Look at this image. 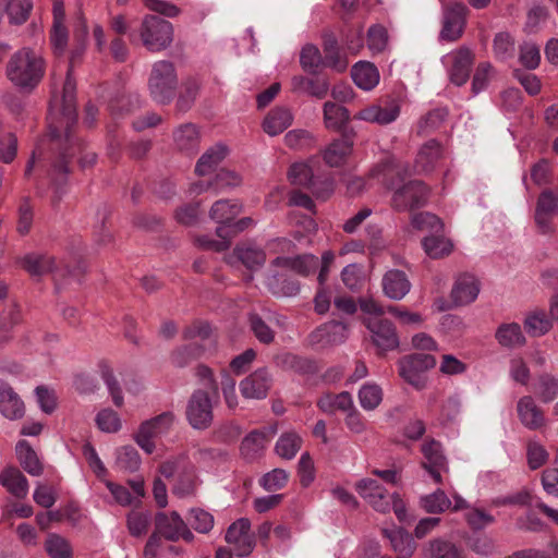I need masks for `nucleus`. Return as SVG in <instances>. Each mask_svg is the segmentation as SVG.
Instances as JSON below:
<instances>
[{"instance_id":"f257e3e1","label":"nucleus","mask_w":558,"mask_h":558,"mask_svg":"<svg viewBox=\"0 0 558 558\" xmlns=\"http://www.w3.org/2000/svg\"><path fill=\"white\" fill-rule=\"evenodd\" d=\"M75 82L68 72L63 84L61 99L53 98L49 110V134L60 149L58 161L52 166L51 178L61 182L69 172L68 163L76 154L83 151L82 143L74 137L73 128L76 125Z\"/></svg>"},{"instance_id":"f03ea898","label":"nucleus","mask_w":558,"mask_h":558,"mask_svg":"<svg viewBox=\"0 0 558 558\" xmlns=\"http://www.w3.org/2000/svg\"><path fill=\"white\" fill-rule=\"evenodd\" d=\"M46 61L41 52L31 47L16 50L7 62L5 76L22 92H33L43 81Z\"/></svg>"},{"instance_id":"7ed1b4c3","label":"nucleus","mask_w":558,"mask_h":558,"mask_svg":"<svg viewBox=\"0 0 558 558\" xmlns=\"http://www.w3.org/2000/svg\"><path fill=\"white\" fill-rule=\"evenodd\" d=\"M138 36L148 51L159 52L172 44L173 26L161 17L147 14L141 22Z\"/></svg>"},{"instance_id":"20e7f679","label":"nucleus","mask_w":558,"mask_h":558,"mask_svg":"<svg viewBox=\"0 0 558 558\" xmlns=\"http://www.w3.org/2000/svg\"><path fill=\"white\" fill-rule=\"evenodd\" d=\"M178 85L175 69L170 61L154 63L148 78V89L153 99L158 104L172 100Z\"/></svg>"},{"instance_id":"39448f33","label":"nucleus","mask_w":558,"mask_h":558,"mask_svg":"<svg viewBox=\"0 0 558 558\" xmlns=\"http://www.w3.org/2000/svg\"><path fill=\"white\" fill-rule=\"evenodd\" d=\"M436 365V359L430 354L414 353L398 361L399 376L416 390L427 385L426 372Z\"/></svg>"},{"instance_id":"423d86ee","label":"nucleus","mask_w":558,"mask_h":558,"mask_svg":"<svg viewBox=\"0 0 558 558\" xmlns=\"http://www.w3.org/2000/svg\"><path fill=\"white\" fill-rule=\"evenodd\" d=\"M175 416L172 412H163L150 420L143 422L135 435L136 444L146 452L153 453L156 446L155 439L166 435L173 426Z\"/></svg>"},{"instance_id":"0eeeda50","label":"nucleus","mask_w":558,"mask_h":558,"mask_svg":"<svg viewBox=\"0 0 558 558\" xmlns=\"http://www.w3.org/2000/svg\"><path fill=\"white\" fill-rule=\"evenodd\" d=\"M363 324L368 329L372 342L377 348L379 354L399 348V336L390 320L378 317H365Z\"/></svg>"},{"instance_id":"6e6552de","label":"nucleus","mask_w":558,"mask_h":558,"mask_svg":"<svg viewBox=\"0 0 558 558\" xmlns=\"http://www.w3.org/2000/svg\"><path fill=\"white\" fill-rule=\"evenodd\" d=\"M155 531L170 542H177L180 538L192 542L194 538L187 524L177 511L158 512L155 517Z\"/></svg>"},{"instance_id":"1a4fd4ad","label":"nucleus","mask_w":558,"mask_h":558,"mask_svg":"<svg viewBox=\"0 0 558 558\" xmlns=\"http://www.w3.org/2000/svg\"><path fill=\"white\" fill-rule=\"evenodd\" d=\"M186 418L195 429H206L210 426L214 415L211 400L207 392L196 390L192 393L186 405Z\"/></svg>"},{"instance_id":"9d476101","label":"nucleus","mask_w":558,"mask_h":558,"mask_svg":"<svg viewBox=\"0 0 558 558\" xmlns=\"http://www.w3.org/2000/svg\"><path fill=\"white\" fill-rule=\"evenodd\" d=\"M558 214V194L551 190H544L536 202L534 220L542 234L555 232L553 220Z\"/></svg>"},{"instance_id":"9b49d317","label":"nucleus","mask_w":558,"mask_h":558,"mask_svg":"<svg viewBox=\"0 0 558 558\" xmlns=\"http://www.w3.org/2000/svg\"><path fill=\"white\" fill-rule=\"evenodd\" d=\"M225 539L233 546L236 556H248L254 547L255 541L251 533V522L246 518H241L233 522L227 530Z\"/></svg>"},{"instance_id":"f8f14e48","label":"nucleus","mask_w":558,"mask_h":558,"mask_svg":"<svg viewBox=\"0 0 558 558\" xmlns=\"http://www.w3.org/2000/svg\"><path fill=\"white\" fill-rule=\"evenodd\" d=\"M428 190L421 181H410L396 189L392 196V206L398 210H407L423 206L427 199Z\"/></svg>"},{"instance_id":"ddd939ff","label":"nucleus","mask_w":558,"mask_h":558,"mask_svg":"<svg viewBox=\"0 0 558 558\" xmlns=\"http://www.w3.org/2000/svg\"><path fill=\"white\" fill-rule=\"evenodd\" d=\"M400 104L396 99L380 101L373 104L360 110L354 119L376 123L379 125H387L395 122L400 116Z\"/></svg>"},{"instance_id":"4468645a","label":"nucleus","mask_w":558,"mask_h":558,"mask_svg":"<svg viewBox=\"0 0 558 558\" xmlns=\"http://www.w3.org/2000/svg\"><path fill=\"white\" fill-rule=\"evenodd\" d=\"M359 495L376 511L387 513L391 509V495L373 478H362L355 484Z\"/></svg>"},{"instance_id":"2eb2a0df","label":"nucleus","mask_w":558,"mask_h":558,"mask_svg":"<svg viewBox=\"0 0 558 558\" xmlns=\"http://www.w3.org/2000/svg\"><path fill=\"white\" fill-rule=\"evenodd\" d=\"M442 62L448 66L450 81L454 85L462 86L466 83L473 63L472 52L468 48L448 53L442 58Z\"/></svg>"},{"instance_id":"dca6fc26","label":"nucleus","mask_w":558,"mask_h":558,"mask_svg":"<svg viewBox=\"0 0 558 558\" xmlns=\"http://www.w3.org/2000/svg\"><path fill=\"white\" fill-rule=\"evenodd\" d=\"M468 9L463 3H450L444 12V24L440 38L447 41H454L461 37Z\"/></svg>"},{"instance_id":"f3484780","label":"nucleus","mask_w":558,"mask_h":558,"mask_svg":"<svg viewBox=\"0 0 558 558\" xmlns=\"http://www.w3.org/2000/svg\"><path fill=\"white\" fill-rule=\"evenodd\" d=\"M424 461L422 466L429 473L435 483L442 482V473L448 472V463L442 454L441 445L438 441L430 440L422 446Z\"/></svg>"},{"instance_id":"a211bd4d","label":"nucleus","mask_w":558,"mask_h":558,"mask_svg":"<svg viewBox=\"0 0 558 558\" xmlns=\"http://www.w3.org/2000/svg\"><path fill=\"white\" fill-rule=\"evenodd\" d=\"M271 386V377L266 368H259L240 383V391L246 399H265Z\"/></svg>"},{"instance_id":"6ab92c4d","label":"nucleus","mask_w":558,"mask_h":558,"mask_svg":"<svg viewBox=\"0 0 558 558\" xmlns=\"http://www.w3.org/2000/svg\"><path fill=\"white\" fill-rule=\"evenodd\" d=\"M444 157V149L441 145L430 140L420 148L414 163V171L418 174H426L434 171L440 163Z\"/></svg>"},{"instance_id":"aec40b11","label":"nucleus","mask_w":558,"mask_h":558,"mask_svg":"<svg viewBox=\"0 0 558 558\" xmlns=\"http://www.w3.org/2000/svg\"><path fill=\"white\" fill-rule=\"evenodd\" d=\"M294 121L292 109L286 106L274 107L264 118L262 128L269 136H277Z\"/></svg>"},{"instance_id":"412c9836","label":"nucleus","mask_w":558,"mask_h":558,"mask_svg":"<svg viewBox=\"0 0 558 558\" xmlns=\"http://www.w3.org/2000/svg\"><path fill=\"white\" fill-rule=\"evenodd\" d=\"M520 422L529 429L536 430L545 425V416L541 408L530 396H524L517 403Z\"/></svg>"},{"instance_id":"4be33fe9","label":"nucleus","mask_w":558,"mask_h":558,"mask_svg":"<svg viewBox=\"0 0 558 558\" xmlns=\"http://www.w3.org/2000/svg\"><path fill=\"white\" fill-rule=\"evenodd\" d=\"M480 293V282L472 275L460 276L451 290V300L454 305H466L474 302Z\"/></svg>"},{"instance_id":"5701e85b","label":"nucleus","mask_w":558,"mask_h":558,"mask_svg":"<svg viewBox=\"0 0 558 558\" xmlns=\"http://www.w3.org/2000/svg\"><path fill=\"white\" fill-rule=\"evenodd\" d=\"M0 413L9 420H20L25 414L24 402L4 381H0Z\"/></svg>"},{"instance_id":"b1692460","label":"nucleus","mask_w":558,"mask_h":558,"mask_svg":"<svg viewBox=\"0 0 558 558\" xmlns=\"http://www.w3.org/2000/svg\"><path fill=\"white\" fill-rule=\"evenodd\" d=\"M319 264L315 255L306 254L302 256L291 257H277L272 260V267H279L284 270H292L301 276H308L317 269Z\"/></svg>"},{"instance_id":"393cba45","label":"nucleus","mask_w":558,"mask_h":558,"mask_svg":"<svg viewBox=\"0 0 558 558\" xmlns=\"http://www.w3.org/2000/svg\"><path fill=\"white\" fill-rule=\"evenodd\" d=\"M411 283L405 274L401 270L392 269L386 272L383 278L384 293L391 300H401L410 291Z\"/></svg>"},{"instance_id":"a878e982","label":"nucleus","mask_w":558,"mask_h":558,"mask_svg":"<svg viewBox=\"0 0 558 558\" xmlns=\"http://www.w3.org/2000/svg\"><path fill=\"white\" fill-rule=\"evenodd\" d=\"M242 211V205L235 199H219L213 204L209 210L211 220L219 225H223L228 232L230 222L234 220Z\"/></svg>"},{"instance_id":"bb28decb","label":"nucleus","mask_w":558,"mask_h":558,"mask_svg":"<svg viewBox=\"0 0 558 558\" xmlns=\"http://www.w3.org/2000/svg\"><path fill=\"white\" fill-rule=\"evenodd\" d=\"M353 142L349 138H339L332 141L325 149L322 156L329 167H341L345 163L348 157L352 154Z\"/></svg>"},{"instance_id":"cd10ccee","label":"nucleus","mask_w":558,"mask_h":558,"mask_svg":"<svg viewBox=\"0 0 558 558\" xmlns=\"http://www.w3.org/2000/svg\"><path fill=\"white\" fill-rule=\"evenodd\" d=\"M228 153V147L223 144H217L208 148L198 159L195 173L199 177L210 174L225 160Z\"/></svg>"},{"instance_id":"c85d7f7f","label":"nucleus","mask_w":558,"mask_h":558,"mask_svg":"<svg viewBox=\"0 0 558 558\" xmlns=\"http://www.w3.org/2000/svg\"><path fill=\"white\" fill-rule=\"evenodd\" d=\"M384 535L390 541L392 549L398 553L400 558H410L415 548V542L411 535L401 527L384 529Z\"/></svg>"},{"instance_id":"c756f323","label":"nucleus","mask_w":558,"mask_h":558,"mask_svg":"<svg viewBox=\"0 0 558 558\" xmlns=\"http://www.w3.org/2000/svg\"><path fill=\"white\" fill-rule=\"evenodd\" d=\"M353 82L364 90H371L379 83L377 68L367 61H360L351 70Z\"/></svg>"},{"instance_id":"7c9ffc66","label":"nucleus","mask_w":558,"mask_h":558,"mask_svg":"<svg viewBox=\"0 0 558 558\" xmlns=\"http://www.w3.org/2000/svg\"><path fill=\"white\" fill-rule=\"evenodd\" d=\"M316 404L324 413L335 414L338 411L347 412L352 410L354 403L352 396L347 391H342L337 395L330 392L324 393L317 400Z\"/></svg>"},{"instance_id":"2f4dec72","label":"nucleus","mask_w":558,"mask_h":558,"mask_svg":"<svg viewBox=\"0 0 558 558\" xmlns=\"http://www.w3.org/2000/svg\"><path fill=\"white\" fill-rule=\"evenodd\" d=\"M323 114L325 128L335 132L342 131L350 120L348 109L331 101L324 104Z\"/></svg>"},{"instance_id":"473e14b6","label":"nucleus","mask_w":558,"mask_h":558,"mask_svg":"<svg viewBox=\"0 0 558 558\" xmlns=\"http://www.w3.org/2000/svg\"><path fill=\"white\" fill-rule=\"evenodd\" d=\"M199 132L192 123L179 126L173 133V141L178 149L184 153H194L199 145Z\"/></svg>"},{"instance_id":"72a5a7b5","label":"nucleus","mask_w":558,"mask_h":558,"mask_svg":"<svg viewBox=\"0 0 558 558\" xmlns=\"http://www.w3.org/2000/svg\"><path fill=\"white\" fill-rule=\"evenodd\" d=\"M0 483L15 497L25 498L28 493V482L16 468H8L0 474Z\"/></svg>"},{"instance_id":"f704fd0d","label":"nucleus","mask_w":558,"mask_h":558,"mask_svg":"<svg viewBox=\"0 0 558 558\" xmlns=\"http://www.w3.org/2000/svg\"><path fill=\"white\" fill-rule=\"evenodd\" d=\"M268 441L266 433L253 430L242 440L241 454L248 461L255 460L264 452Z\"/></svg>"},{"instance_id":"c9c22d12","label":"nucleus","mask_w":558,"mask_h":558,"mask_svg":"<svg viewBox=\"0 0 558 558\" xmlns=\"http://www.w3.org/2000/svg\"><path fill=\"white\" fill-rule=\"evenodd\" d=\"M21 263L23 268L32 276H44L52 272L54 268L53 257L46 254H27Z\"/></svg>"},{"instance_id":"e433bc0d","label":"nucleus","mask_w":558,"mask_h":558,"mask_svg":"<svg viewBox=\"0 0 558 558\" xmlns=\"http://www.w3.org/2000/svg\"><path fill=\"white\" fill-rule=\"evenodd\" d=\"M266 284L276 296H294L300 292V283L286 274L269 276Z\"/></svg>"},{"instance_id":"4c0bfd02","label":"nucleus","mask_w":558,"mask_h":558,"mask_svg":"<svg viewBox=\"0 0 558 558\" xmlns=\"http://www.w3.org/2000/svg\"><path fill=\"white\" fill-rule=\"evenodd\" d=\"M17 459L23 469L33 476H38L43 472L41 463L26 440H20L15 447Z\"/></svg>"},{"instance_id":"58836bf2","label":"nucleus","mask_w":558,"mask_h":558,"mask_svg":"<svg viewBox=\"0 0 558 558\" xmlns=\"http://www.w3.org/2000/svg\"><path fill=\"white\" fill-rule=\"evenodd\" d=\"M44 548L49 558H73L74 555L70 541L57 533H48Z\"/></svg>"},{"instance_id":"ea45409f","label":"nucleus","mask_w":558,"mask_h":558,"mask_svg":"<svg viewBox=\"0 0 558 558\" xmlns=\"http://www.w3.org/2000/svg\"><path fill=\"white\" fill-rule=\"evenodd\" d=\"M423 558H460L458 547L446 539L435 538L430 541L422 551Z\"/></svg>"},{"instance_id":"a19ab883","label":"nucleus","mask_w":558,"mask_h":558,"mask_svg":"<svg viewBox=\"0 0 558 558\" xmlns=\"http://www.w3.org/2000/svg\"><path fill=\"white\" fill-rule=\"evenodd\" d=\"M233 256L251 270L262 267L266 262L265 252L252 245L236 246L233 251Z\"/></svg>"},{"instance_id":"79ce46f5","label":"nucleus","mask_w":558,"mask_h":558,"mask_svg":"<svg viewBox=\"0 0 558 558\" xmlns=\"http://www.w3.org/2000/svg\"><path fill=\"white\" fill-rule=\"evenodd\" d=\"M284 144L293 150L312 149L317 144L316 136L304 129H293L284 135Z\"/></svg>"},{"instance_id":"37998d69","label":"nucleus","mask_w":558,"mask_h":558,"mask_svg":"<svg viewBox=\"0 0 558 558\" xmlns=\"http://www.w3.org/2000/svg\"><path fill=\"white\" fill-rule=\"evenodd\" d=\"M302 442L303 440L298 433L293 430L287 432L277 440L275 450L279 457L291 460L301 449Z\"/></svg>"},{"instance_id":"c03bdc74","label":"nucleus","mask_w":558,"mask_h":558,"mask_svg":"<svg viewBox=\"0 0 558 558\" xmlns=\"http://www.w3.org/2000/svg\"><path fill=\"white\" fill-rule=\"evenodd\" d=\"M498 342L508 348L523 345L525 343L524 335L517 323L501 325L496 331Z\"/></svg>"},{"instance_id":"a18cd8bd","label":"nucleus","mask_w":558,"mask_h":558,"mask_svg":"<svg viewBox=\"0 0 558 558\" xmlns=\"http://www.w3.org/2000/svg\"><path fill=\"white\" fill-rule=\"evenodd\" d=\"M383 397V389L375 383L364 384L357 392L359 402L365 411H373L378 408Z\"/></svg>"},{"instance_id":"49530a36","label":"nucleus","mask_w":558,"mask_h":558,"mask_svg":"<svg viewBox=\"0 0 558 558\" xmlns=\"http://www.w3.org/2000/svg\"><path fill=\"white\" fill-rule=\"evenodd\" d=\"M422 508L428 513H442L451 507V500L441 489H437L432 494L421 498Z\"/></svg>"},{"instance_id":"de8ad7c7","label":"nucleus","mask_w":558,"mask_h":558,"mask_svg":"<svg viewBox=\"0 0 558 558\" xmlns=\"http://www.w3.org/2000/svg\"><path fill=\"white\" fill-rule=\"evenodd\" d=\"M423 247L429 257L441 258L451 253L453 245L448 239L435 234L424 238Z\"/></svg>"},{"instance_id":"09e8293b","label":"nucleus","mask_w":558,"mask_h":558,"mask_svg":"<svg viewBox=\"0 0 558 558\" xmlns=\"http://www.w3.org/2000/svg\"><path fill=\"white\" fill-rule=\"evenodd\" d=\"M324 51V62L326 66L337 72H343L347 70L349 63L347 59L341 56L336 39L326 40Z\"/></svg>"},{"instance_id":"8fccbe9b","label":"nucleus","mask_w":558,"mask_h":558,"mask_svg":"<svg viewBox=\"0 0 558 558\" xmlns=\"http://www.w3.org/2000/svg\"><path fill=\"white\" fill-rule=\"evenodd\" d=\"M116 463L121 470L134 472L141 465V458L134 447L123 446L116 452Z\"/></svg>"},{"instance_id":"3c124183","label":"nucleus","mask_w":558,"mask_h":558,"mask_svg":"<svg viewBox=\"0 0 558 558\" xmlns=\"http://www.w3.org/2000/svg\"><path fill=\"white\" fill-rule=\"evenodd\" d=\"M464 519L472 530H483L495 522V518L484 508L471 506L464 513Z\"/></svg>"},{"instance_id":"603ef678","label":"nucleus","mask_w":558,"mask_h":558,"mask_svg":"<svg viewBox=\"0 0 558 558\" xmlns=\"http://www.w3.org/2000/svg\"><path fill=\"white\" fill-rule=\"evenodd\" d=\"M32 8V0H10L5 10L10 22L20 25L26 22Z\"/></svg>"},{"instance_id":"864d4df0","label":"nucleus","mask_w":558,"mask_h":558,"mask_svg":"<svg viewBox=\"0 0 558 558\" xmlns=\"http://www.w3.org/2000/svg\"><path fill=\"white\" fill-rule=\"evenodd\" d=\"M100 376L105 385L107 386V389L112 398L113 403L119 408L122 407L124 402L122 390L119 381L117 380L113 374L112 368L107 364H101Z\"/></svg>"},{"instance_id":"5fc2aeb1","label":"nucleus","mask_w":558,"mask_h":558,"mask_svg":"<svg viewBox=\"0 0 558 558\" xmlns=\"http://www.w3.org/2000/svg\"><path fill=\"white\" fill-rule=\"evenodd\" d=\"M150 519L149 512L131 511L126 517L130 534L135 537L146 534L150 524Z\"/></svg>"},{"instance_id":"6e6d98bb","label":"nucleus","mask_w":558,"mask_h":558,"mask_svg":"<svg viewBox=\"0 0 558 558\" xmlns=\"http://www.w3.org/2000/svg\"><path fill=\"white\" fill-rule=\"evenodd\" d=\"M291 183L302 186H314L313 170L306 162H295L288 172Z\"/></svg>"},{"instance_id":"4d7b16f0","label":"nucleus","mask_w":558,"mask_h":558,"mask_svg":"<svg viewBox=\"0 0 558 558\" xmlns=\"http://www.w3.org/2000/svg\"><path fill=\"white\" fill-rule=\"evenodd\" d=\"M550 322L543 312L532 313L524 320V327L529 335L539 337L550 329Z\"/></svg>"},{"instance_id":"13d9d810","label":"nucleus","mask_w":558,"mask_h":558,"mask_svg":"<svg viewBox=\"0 0 558 558\" xmlns=\"http://www.w3.org/2000/svg\"><path fill=\"white\" fill-rule=\"evenodd\" d=\"M320 338H326L329 343H341L348 336V328L339 322H331L317 330Z\"/></svg>"},{"instance_id":"bf43d9fd","label":"nucleus","mask_w":558,"mask_h":558,"mask_svg":"<svg viewBox=\"0 0 558 558\" xmlns=\"http://www.w3.org/2000/svg\"><path fill=\"white\" fill-rule=\"evenodd\" d=\"M289 474L283 469H274L266 473L260 480L259 485L267 492H275L286 486Z\"/></svg>"},{"instance_id":"052dcab7","label":"nucleus","mask_w":558,"mask_h":558,"mask_svg":"<svg viewBox=\"0 0 558 558\" xmlns=\"http://www.w3.org/2000/svg\"><path fill=\"white\" fill-rule=\"evenodd\" d=\"M412 225L417 230H426L434 233L441 232L444 228L441 220L430 213H420L414 215L412 218Z\"/></svg>"},{"instance_id":"680f3d73","label":"nucleus","mask_w":558,"mask_h":558,"mask_svg":"<svg viewBox=\"0 0 558 558\" xmlns=\"http://www.w3.org/2000/svg\"><path fill=\"white\" fill-rule=\"evenodd\" d=\"M189 521L198 533H208L214 526L213 514L199 508L191 509Z\"/></svg>"},{"instance_id":"e2e57ef3","label":"nucleus","mask_w":558,"mask_h":558,"mask_svg":"<svg viewBox=\"0 0 558 558\" xmlns=\"http://www.w3.org/2000/svg\"><path fill=\"white\" fill-rule=\"evenodd\" d=\"M215 194L225 192L228 189H233L242 183V178L239 173L221 169L214 178Z\"/></svg>"},{"instance_id":"0e129e2a","label":"nucleus","mask_w":558,"mask_h":558,"mask_svg":"<svg viewBox=\"0 0 558 558\" xmlns=\"http://www.w3.org/2000/svg\"><path fill=\"white\" fill-rule=\"evenodd\" d=\"M537 393L542 401L550 402L558 396V379L549 374L538 378Z\"/></svg>"},{"instance_id":"69168bd1","label":"nucleus","mask_w":558,"mask_h":558,"mask_svg":"<svg viewBox=\"0 0 558 558\" xmlns=\"http://www.w3.org/2000/svg\"><path fill=\"white\" fill-rule=\"evenodd\" d=\"M388 43V34L384 26L373 25L367 32V46L373 52H381Z\"/></svg>"},{"instance_id":"338daca9","label":"nucleus","mask_w":558,"mask_h":558,"mask_svg":"<svg viewBox=\"0 0 558 558\" xmlns=\"http://www.w3.org/2000/svg\"><path fill=\"white\" fill-rule=\"evenodd\" d=\"M97 426L106 433H116L121 428V421L117 412L111 409L101 410L96 416Z\"/></svg>"},{"instance_id":"774afa93","label":"nucleus","mask_w":558,"mask_h":558,"mask_svg":"<svg viewBox=\"0 0 558 558\" xmlns=\"http://www.w3.org/2000/svg\"><path fill=\"white\" fill-rule=\"evenodd\" d=\"M527 464L531 470H537L548 460V452L537 441H530L526 448Z\"/></svg>"}]
</instances>
